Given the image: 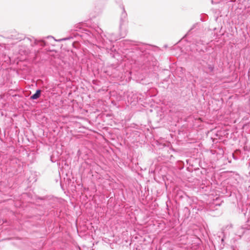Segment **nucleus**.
Here are the masks:
<instances>
[{
	"label": "nucleus",
	"mask_w": 250,
	"mask_h": 250,
	"mask_svg": "<svg viewBox=\"0 0 250 250\" xmlns=\"http://www.w3.org/2000/svg\"><path fill=\"white\" fill-rule=\"evenodd\" d=\"M41 90H37L36 93L31 96L30 99L32 100H36L38 99L41 96Z\"/></svg>",
	"instance_id": "nucleus-1"
},
{
	"label": "nucleus",
	"mask_w": 250,
	"mask_h": 250,
	"mask_svg": "<svg viewBox=\"0 0 250 250\" xmlns=\"http://www.w3.org/2000/svg\"><path fill=\"white\" fill-rule=\"evenodd\" d=\"M67 40V38H64V39H62V40H61V41H63V40Z\"/></svg>",
	"instance_id": "nucleus-5"
},
{
	"label": "nucleus",
	"mask_w": 250,
	"mask_h": 250,
	"mask_svg": "<svg viewBox=\"0 0 250 250\" xmlns=\"http://www.w3.org/2000/svg\"><path fill=\"white\" fill-rule=\"evenodd\" d=\"M127 16V14L126 12H125V8H123V13L121 15V20H123V19H125L126 17Z\"/></svg>",
	"instance_id": "nucleus-2"
},
{
	"label": "nucleus",
	"mask_w": 250,
	"mask_h": 250,
	"mask_svg": "<svg viewBox=\"0 0 250 250\" xmlns=\"http://www.w3.org/2000/svg\"><path fill=\"white\" fill-rule=\"evenodd\" d=\"M224 241V238H222L221 239V242H222V243H223Z\"/></svg>",
	"instance_id": "nucleus-4"
},
{
	"label": "nucleus",
	"mask_w": 250,
	"mask_h": 250,
	"mask_svg": "<svg viewBox=\"0 0 250 250\" xmlns=\"http://www.w3.org/2000/svg\"><path fill=\"white\" fill-rule=\"evenodd\" d=\"M208 68L209 69L210 71H212L213 70V67L211 66H209Z\"/></svg>",
	"instance_id": "nucleus-3"
}]
</instances>
